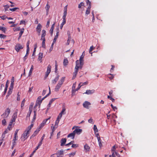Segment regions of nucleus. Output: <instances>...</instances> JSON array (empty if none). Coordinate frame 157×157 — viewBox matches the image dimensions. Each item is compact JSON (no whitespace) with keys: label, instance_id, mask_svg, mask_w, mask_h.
<instances>
[{"label":"nucleus","instance_id":"f257e3e1","mask_svg":"<svg viewBox=\"0 0 157 157\" xmlns=\"http://www.w3.org/2000/svg\"><path fill=\"white\" fill-rule=\"evenodd\" d=\"M65 77H63L58 82L56 85V86L55 88V91L56 92H57L59 91V90L62 85L63 84L65 80Z\"/></svg>","mask_w":157,"mask_h":157},{"label":"nucleus","instance_id":"f03ea898","mask_svg":"<svg viewBox=\"0 0 157 157\" xmlns=\"http://www.w3.org/2000/svg\"><path fill=\"white\" fill-rule=\"evenodd\" d=\"M30 132V131L26 129V130L25 131H24L23 134H22V136L21 137L22 140H23V141H25V140L27 139L29 136L28 135L29 134Z\"/></svg>","mask_w":157,"mask_h":157},{"label":"nucleus","instance_id":"7ed1b4c3","mask_svg":"<svg viewBox=\"0 0 157 157\" xmlns=\"http://www.w3.org/2000/svg\"><path fill=\"white\" fill-rule=\"evenodd\" d=\"M10 112V109L9 108H7L5 112L1 115L2 118L3 119H5L7 117Z\"/></svg>","mask_w":157,"mask_h":157},{"label":"nucleus","instance_id":"20e7f679","mask_svg":"<svg viewBox=\"0 0 157 157\" xmlns=\"http://www.w3.org/2000/svg\"><path fill=\"white\" fill-rule=\"evenodd\" d=\"M50 117H49L48 119L44 120L42 123L39 125V128L40 129L45 124L47 121H48V123L49 124L50 122Z\"/></svg>","mask_w":157,"mask_h":157},{"label":"nucleus","instance_id":"39448f33","mask_svg":"<svg viewBox=\"0 0 157 157\" xmlns=\"http://www.w3.org/2000/svg\"><path fill=\"white\" fill-rule=\"evenodd\" d=\"M79 60H77L76 61V66L75 67V71L74 73L77 74L79 68L81 69L82 67V66H79Z\"/></svg>","mask_w":157,"mask_h":157},{"label":"nucleus","instance_id":"423d86ee","mask_svg":"<svg viewBox=\"0 0 157 157\" xmlns=\"http://www.w3.org/2000/svg\"><path fill=\"white\" fill-rule=\"evenodd\" d=\"M51 70V66L49 64L48 65L47 67V71L44 76V79H46L48 77V75L50 73Z\"/></svg>","mask_w":157,"mask_h":157},{"label":"nucleus","instance_id":"0eeeda50","mask_svg":"<svg viewBox=\"0 0 157 157\" xmlns=\"http://www.w3.org/2000/svg\"><path fill=\"white\" fill-rule=\"evenodd\" d=\"M23 48V46L22 45H21L20 44L18 43L16 45L15 49L17 52H19L20 49H22Z\"/></svg>","mask_w":157,"mask_h":157},{"label":"nucleus","instance_id":"6e6552de","mask_svg":"<svg viewBox=\"0 0 157 157\" xmlns=\"http://www.w3.org/2000/svg\"><path fill=\"white\" fill-rule=\"evenodd\" d=\"M41 96H40L37 98L36 103L34 106V108L36 107L38 105H39V108L40 107V104L42 102L40 101L41 100Z\"/></svg>","mask_w":157,"mask_h":157},{"label":"nucleus","instance_id":"1a4fd4ad","mask_svg":"<svg viewBox=\"0 0 157 157\" xmlns=\"http://www.w3.org/2000/svg\"><path fill=\"white\" fill-rule=\"evenodd\" d=\"M84 51L83 52L82 54L80 56L79 59V63L80 65L82 66L84 64V60L83 59L84 57L83 53H84Z\"/></svg>","mask_w":157,"mask_h":157},{"label":"nucleus","instance_id":"9d476101","mask_svg":"<svg viewBox=\"0 0 157 157\" xmlns=\"http://www.w3.org/2000/svg\"><path fill=\"white\" fill-rule=\"evenodd\" d=\"M91 104L90 102L86 101L83 104V106L86 109H88L89 106Z\"/></svg>","mask_w":157,"mask_h":157},{"label":"nucleus","instance_id":"9b49d317","mask_svg":"<svg viewBox=\"0 0 157 157\" xmlns=\"http://www.w3.org/2000/svg\"><path fill=\"white\" fill-rule=\"evenodd\" d=\"M57 157H62L63 155V151L62 150H60L57 151L56 153Z\"/></svg>","mask_w":157,"mask_h":157},{"label":"nucleus","instance_id":"f8f14e48","mask_svg":"<svg viewBox=\"0 0 157 157\" xmlns=\"http://www.w3.org/2000/svg\"><path fill=\"white\" fill-rule=\"evenodd\" d=\"M95 90L94 89L92 90H87L84 94H91L94 93Z\"/></svg>","mask_w":157,"mask_h":157},{"label":"nucleus","instance_id":"ddd939ff","mask_svg":"<svg viewBox=\"0 0 157 157\" xmlns=\"http://www.w3.org/2000/svg\"><path fill=\"white\" fill-rule=\"evenodd\" d=\"M40 130V129L39 128H37L36 130L34 132L33 134L30 137V139L36 136Z\"/></svg>","mask_w":157,"mask_h":157},{"label":"nucleus","instance_id":"4468645a","mask_svg":"<svg viewBox=\"0 0 157 157\" xmlns=\"http://www.w3.org/2000/svg\"><path fill=\"white\" fill-rule=\"evenodd\" d=\"M43 53L40 52L39 54L37 60L39 61H40V63L42 62V59L43 56Z\"/></svg>","mask_w":157,"mask_h":157},{"label":"nucleus","instance_id":"2eb2a0df","mask_svg":"<svg viewBox=\"0 0 157 157\" xmlns=\"http://www.w3.org/2000/svg\"><path fill=\"white\" fill-rule=\"evenodd\" d=\"M41 28L42 26L40 24H39L36 27V31L39 34H40L41 31Z\"/></svg>","mask_w":157,"mask_h":157},{"label":"nucleus","instance_id":"dca6fc26","mask_svg":"<svg viewBox=\"0 0 157 157\" xmlns=\"http://www.w3.org/2000/svg\"><path fill=\"white\" fill-rule=\"evenodd\" d=\"M82 131V130L81 129H76L75 130H74L73 132H74L75 133V135L76 134H79Z\"/></svg>","mask_w":157,"mask_h":157},{"label":"nucleus","instance_id":"f3484780","mask_svg":"<svg viewBox=\"0 0 157 157\" xmlns=\"http://www.w3.org/2000/svg\"><path fill=\"white\" fill-rule=\"evenodd\" d=\"M42 32L41 40L45 39V36L46 35V31L45 30H42Z\"/></svg>","mask_w":157,"mask_h":157},{"label":"nucleus","instance_id":"a211bd4d","mask_svg":"<svg viewBox=\"0 0 157 157\" xmlns=\"http://www.w3.org/2000/svg\"><path fill=\"white\" fill-rule=\"evenodd\" d=\"M67 140L65 138H63L61 139V140L60 145L62 146H63L66 143Z\"/></svg>","mask_w":157,"mask_h":157},{"label":"nucleus","instance_id":"6ab92c4d","mask_svg":"<svg viewBox=\"0 0 157 157\" xmlns=\"http://www.w3.org/2000/svg\"><path fill=\"white\" fill-rule=\"evenodd\" d=\"M18 138V136H14L13 137V143H12V144H13V146H14L15 145H16V141L17 140Z\"/></svg>","mask_w":157,"mask_h":157},{"label":"nucleus","instance_id":"aec40b11","mask_svg":"<svg viewBox=\"0 0 157 157\" xmlns=\"http://www.w3.org/2000/svg\"><path fill=\"white\" fill-rule=\"evenodd\" d=\"M55 23H54L51 26V28L50 29V33H51V35L52 36L53 35V30H54V26H55Z\"/></svg>","mask_w":157,"mask_h":157},{"label":"nucleus","instance_id":"412c9836","mask_svg":"<svg viewBox=\"0 0 157 157\" xmlns=\"http://www.w3.org/2000/svg\"><path fill=\"white\" fill-rule=\"evenodd\" d=\"M17 112H15L13 114L12 117V119L14 121H15L17 117Z\"/></svg>","mask_w":157,"mask_h":157},{"label":"nucleus","instance_id":"4be33fe9","mask_svg":"<svg viewBox=\"0 0 157 157\" xmlns=\"http://www.w3.org/2000/svg\"><path fill=\"white\" fill-rule=\"evenodd\" d=\"M84 148L86 151H88L90 150V147L86 144L84 146Z\"/></svg>","mask_w":157,"mask_h":157},{"label":"nucleus","instance_id":"5701e85b","mask_svg":"<svg viewBox=\"0 0 157 157\" xmlns=\"http://www.w3.org/2000/svg\"><path fill=\"white\" fill-rule=\"evenodd\" d=\"M75 134L74 132L73 131L72 132L70 133V134L68 135L67 136V137H71L72 139H73L75 137Z\"/></svg>","mask_w":157,"mask_h":157},{"label":"nucleus","instance_id":"b1692460","mask_svg":"<svg viewBox=\"0 0 157 157\" xmlns=\"http://www.w3.org/2000/svg\"><path fill=\"white\" fill-rule=\"evenodd\" d=\"M59 76L58 75L55 78L52 80V83L53 84L56 83V82L58 80L59 78Z\"/></svg>","mask_w":157,"mask_h":157},{"label":"nucleus","instance_id":"393cba45","mask_svg":"<svg viewBox=\"0 0 157 157\" xmlns=\"http://www.w3.org/2000/svg\"><path fill=\"white\" fill-rule=\"evenodd\" d=\"M71 40V37L70 36V35L69 34V35H68V40H67V43H66V44L67 45H68L69 44H70V41Z\"/></svg>","mask_w":157,"mask_h":157},{"label":"nucleus","instance_id":"a878e982","mask_svg":"<svg viewBox=\"0 0 157 157\" xmlns=\"http://www.w3.org/2000/svg\"><path fill=\"white\" fill-rule=\"evenodd\" d=\"M24 28L22 29L21 30V31L19 33V37L18 38V39H20V38L21 37L22 34H23V33H24Z\"/></svg>","mask_w":157,"mask_h":157},{"label":"nucleus","instance_id":"bb28decb","mask_svg":"<svg viewBox=\"0 0 157 157\" xmlns=\"http://www.w3.org/2000/svg\"><path fill=\"white\" fill-rule=\"evenodd\" d=\"M98 140L99 147H100V148H101L102 146V140L101 139H98Z\"/></svg>","mask_w":157,"mask_h":157},{"label":"nucleus","instance_id":"cd10ccee","mask_svg":"<svg viewBox=\"0 0 157 157\" xmlns=\"http://www.w3.org/2000/svg\"><path fill=\"white\" fill-rule=\"evenodd\" d=\"M33 70V65H32L31 66V68L30 69V70L29 71V76H30L31 75Z\"/></svg>","mask_w":157,"mask_h":157},{"label":"nucleus","instance_id":"c85d7f7f","mask_svg":"<svg viewBox=\"0 0 157 157\" xmlns=\"http://www.w3.org/2000/svg\"><path fill=\"white\" fill-rule=\"evenodd\" d=\"M68 62L67 59H64L63 60V64L64 66H66L68 64Z\"/></svg>","mask_w":157,"mask_h":157},{"label":"nucleus","instance_id":"c756f323","mask_svg":"<svg viewBox=\"0 0 157 157\" xmlns=\"http://www.w3.org/2000/svg\"><path fill=\"white\" fill-rule=\"evenodd\" d=\"M0 30L2 31L4 33H5L6 29L4 27L0 26Z\"/></svg>","mask_w":157,"mask_h":157},{"label":"nucleus","instance_id":"7c9ffc66","mask_svg":"<svg viewBox=\"0 0 157 157\" xmlns=\"http://www.w3.org/2000/svg\"><path fill=\"white\" fill-rule=\"evenodd\" d=\"M55 98H52L49 101V103L48 104V105L49 107H50L52 103V102L55 100Z\"/></svg>","mask_w":157,"mask_h":157},{"label":"nucleus","instance_id":"2f4dec72","mask_svg":"<svg viewBox=\"0 0 157 157\" xmlns=\"http://www.w3.org/2000/svg\"><path fill=\"white\" fill-rule=\"evenodd\" d=\"M53 124H52V126H51V128L52 131V133H53V132L55 131V128H56L57 127V126H55V125L54 126H53Z\"/></svg>","mask_w":157,"mask_h":157},{"label":"nucleus","instance_id":"473e14b6","mask_svg":"<svg viewBox=\"0 0 157 157\" xmlns=\"http://www.w3.org/2000/svg\"><path fill=\"white\" fill-rule=\"evenodd\" d=\"M66 110V109L65 106H63V109L61 112H60L61 113L64 114L65 113V111Z\"/></svg>","mask_w":157,"mask_h":157},{"label":"nucleus","instance_id":"72a5a7b5","mask_svg":"<svg viewBox=\"0 0 157 157\" xmlns=\"http://www.w3.org/2000/svg\"><path fill=\"white\" fill-rule=\"evenodd\" d=\"M30 43V41L29 40L28 41L27 43V52H28L29 51V44Z\"/></svg>","mask_w":157,"mask_h":157},{"label":"nucleus","instance_id":"f704fd0d","mask_svg":"<svg viewBox=\"0 0 157 157\" xmlns=\"http://www.w3.org/2000/svg\"><path fill=\"white\" fill-rule=\"evenodd\" d=\"M93 129L95 133H96L98 132V130L97 128V127L96 125H94Z\"/></svg>","mask_w":157,"mask_h":157},{"label":"nucleus","instance_id":"c9c22d12","mask_svg":"<svg viewBox=\"0 0 157 157\" xmlns=\"http://www.w3.org/2000/svg\"><path fill=\"white\" fill-rule=\"evenodd\" d=\"M29 51L28 52H27V50L26 51V54L25 56L24 57V58H23V60L24 61H25V60L26 59V58H27V57L28 56V55L29 53Z\"/></svg>","mask_w":157,"mask_h":157},{"label":"nucleus","instance_id":"e433bc0d","mask_svg":"<svg viewBox=\"0 0 157 157\" xmlns=\"http://www.w3.org/2000/svg\"><path fill=\"white\" fill-rule=\"evenodd\" d=\"M50 6L47 3V4L45 8L46 11L47 12V13H48V10H49V8H50Z\"/></svg>","mask_w":157,"mask_h":157},{"label":"nucleus","instance_id":"4c0bfd02","mask_svg":"<svg viewBox=\"0 0 157 157\" xmlns=\"http://www.w3.org/2000/svg\"><path fill=\"white\" fill-rule=\"evenodd\" d=\"M93 48H94V47H93V46L92 45L90 47V48L89 49V52L91 54V56H92V53L91 52L93 50Z\"/></svg>","mask_w":157,"mask_h":157},{"label":"nucleus","instance_id":"58836bf2","mask_svg":"<svg viewBox=\"0 0 157 157\" xmlns=\"http://www.w3.org/2000/svg\"><path fill=\"white\" fill-rule=\"evenodd\" d=\"M76 152H73L71 153H70L69 154V157H73V156H74L75 154H76Z\"/></svg>","mask_w":157,"mask_h":157},{"label":"nucleus","instance_id":"ea45409f","mask_svg":"<svg viewBox=\"0 0 157 157\" xmlns=\"http://www.w3.org/2000/svg\"><path fill=\"white\" fill-rule=\"evenodd\" d=\"M43 40L42 43V47L43 48H45V39H44L42 40Z\"/></svg>","mask_w":157,"mask_h":157},{"label":"nucleus","instance_id":"a19ab883","mask_svg":"<svg viewBox=\"0 0 157 157\" xmlns=\"http://www.w3.org/2000/svg\"><path fill=\"white\" fill-rule=\"evenodd\" d=\"M88 84V82H83V83H82V82H80L79 84V86H80V85H81V86H84V85H87Z\"/></svg>","mask_w":157,"mask_h":157},{"label":"nucleus","instance_id":"79ce46f5","mask_svg":"<svg viewBox=\"0 0 157 157\" xmlns=\"http://www.w3.org/2000/svg\"><path fill=\"white\" fill-rule=\"evenodd\" d=\"M115 152L113 151H111L112 152V155H110L109 157H115V155L116 154H115Z\"/></svg>","mask_w":157,"mask_h":157},{"label":"nucleus","instance_id":"37998d69","mask_svg":"<svg viewBox=\"0 0 157 157\" xmlns=\"http://www.w3.org/2000/svg\"><path fill=\"white\" fill-rule=\"evenodd\" d=\"M33 124H31L27 128V129H28L30 131H31V130L32 129V128L33 127Z\"/></svg>","mask_w":157,"mask_h":157},{"label":"nucleus","instance_id":"c03bdc74","mask_svg":"<svg viewBox=\"0 0 157 157\" xmlns=\"http://www.w3.org/2000/svg\"><path fill=\"white\" fill-rule=\"evenodd\" d=\"M6 122L5 119H3L2 121V124L3 125H5L6 124Z\"/></svg>","mask_w":157,"mask_h":157},{"label":"nucleus","instance_id":"a18cd8bd","mask_svg":"<svg viewBox=\"0 0 157 157\" xmlns=\"http://www.w3.org/2000/svg\"><path fill=\"white\" fill-rule=\"evenodd\" d=\"M65 23H66V21H63V22H62V23H61L60 26L61 29L62 28L63 25L65 24Z\"/></svg>","mask_w":157,"mask_h":157},{"label":"nucleus","instance_id":"49530a36","mask_svg":"<svg viewBox=\"0 0 157 157\" xmlns=\"http://www.w3.org/2000/svg\"><path fill=\"white\" fill-rule=\"evenodd\" d=\"M4 6L5 7V11L8 10V9L9 8L10 6L8 5H6Z\"/></svg>","mask_w":157,"mask_h":157},{"label":"nucleus","instance_id":"de8ad7c7","mask_svg":"<svg viewBox=\"0 0 157 157\" xmlns=\"http://www.w3.org/2000/svg\"><path fill=\"white\" fill-rule=\"evenodd\" d=\"M32 111V106H30L29 108V115H30V114L31 113V112Z\"/></svg>","mask_w":157,"mask_h":157},{"label":"nucleus","instance_id":"09e8293b","mask_svg":"<svg viewBox=\"0 0 157 157\" xmlns=\"http://www.w3.org/2000/svg\"><path fill=\"white\" fill-rule=\"evenodd\" d=\"M19 9L18 8L15 7L13 8H10V9L9 10L10 11H16L17 9Z\"/></svg>","mask_w":157,"mask_h":157},{"label":"nucleus","instance_id":"8fccbe9b","mask_svg":"<svg viewBox=\"0 0 157 157\" xmlns=\"http://www.w3.org/2000/svg\"><path fill=\"white\" fill-rule=\"evenodd\" d=\"M84 3L83 2H81L78 5V8H81L82 6H84Z\"/></svg>","mask_w":157,"mask_h":157},{"label":"nucleus","instance_id":"3c124183","mask_svg":"<svg viewBox=\"0 0 157 157\" xmlns=\"http://www.w3.org/2000/svg\"><path fill=\"white\" fill-rule=\"evenodd\" d=\"M107 98L108 99H109L110 100H111L112 102H113L115 100L114 98H113L112 97L110 96L109 95L108 96Z\"/></svg>","mask_w":157,"mask_h":157},{"label":"nucleus","instance_id":"603ef678","mask_svg":"<svg viewBox=\"0 0 157 157\" xmlns=\"http://www.w3.org/2000/svg\"><path fill=\"white\" fill-rule=\"evenodd\" d=\"M14 83L11 82L10 86L9 89L13 90V88Z\"/></svg>","mask_w":157,"mask_h":157},{"label":"nucleus","instance_id":"864d4df0","mask_svg":"<svg viewBox=\"0 0 157 157\" xmlns=\"http://www.w3.org/2000/svg\"><path fill=\"white\" fill-rule=\"evenodd\" d=\"M34 116L33 119V121H35L36 118V111H34Z\"/></svg>","mask_w":157,"mask_h":157},{"label":"nucleus","instance_id":"5fc2aeb1","mask_svg":"<svg viewBox=\"0 0 157 157\" xmlns=\"http://www.w3.org/2000/svg\"><path fill=\"white\" fill-rule=\"evenodd\" d=\"M25 102V99H24V100L22 101L21 102V107H23L24 106Z\"/></svg>","mask_w":157,"mask_h":157},{"label":"nucleus","instance_id":"6e6d98bb","mask_svg":"<svg viewBox=\"0 0 157 157\" xmlns=\"http://www.w3.org/2000/svg\"><path fill=\"white\" fill-rule=\"evenodd\" d=\"M6 36L3 34H0V38H1L4 39L6 38Z\"/></svg>","mask_w":157,"mask_h":157},{"label":"nucleus","instance_id":"4d7b16f0","mask_svg":"<svg viewBox=\"0 0 157 157\" xmlns=\"http://www.w3.org/2000/svg\"><path fill=\"white\" fill-rule=\"evenodd\" d=\"M93 119L91 118H90L88 120V122L89 123H91V124H93Z\"/></svg>","mask_w":157,"mask_h":157},{"label":"nucleus","instance_id":"13d9d810","mask_svg":"<svg viewBox=\"0 0 157 157\" xmlns=\"http://www.w3.org/2000/svg\"><path fill=\"white\" fill-rule=\"evenodd\" d=\"M12 126L8 125L7 127V129H8L9 131H10L12 129Z\"/></svg>","mask_w":157,"mask_h":157},{"label":"nucleus","instance_id":"bf43d9fd","mask_svg":"<svg viewBox=\"0 0 157 157\" xmlns=\"http://www.w3.org/2000/svg\"><path fill=\"white\" fill-rule=\"evenodd\" d=\"M109 75H110V76L108 77L110 79H112L114 78V76L113 74H109Z\"/></svg>","mask_w":157,"mask_h":157},{"label":"nucleus","instance_id":"052dcab7","mask_svg":"<svg viewBox=\"0 0 157 157\" xmlns=\"http://www.w3.org/2000/svg\"><path fill=\"white\" fill-rule=\"evenodd\" d=\"M78 144H72L71 146V147L73 148H76L78 147Z\"/></svg>","mask_w":157,"mask_h":157},{"label":"nucleus","instance_id":"680f3d73","mask_svg":"<svg viewBox=\"0 0 157 157\" xmlns=\"http://www.w3.org/2000/svg\"><path fill=\"white\" fill-rule=\"evenodd\" d=\"M19 130V129H17L15 131L14 133V136H17V133L18 132V131Z\"/></svg>","mask_w":157,"mask_h":157},{"label":"nucleus","instance_id":"e2e57ef3","mask_svg":"<svg viewBox=\"0 0 157 157\" xmlns=\"http://www.w3.org/2000/svg\"><path fill=\"white\" fill-rule=\"evenodd\" d=\"M12 90H13L9 89V90L8 91L7 94L10 95L12 93Z\"/></svg>","mask_w":157,"mask_h":157},{"label":"nucleus","instance_id":"0e129e2a","mask_svg":"<svg viewBox=\"0 0 157 157\" xmlns=\"http://www.w3.org/2000/svg\"><path fill=\"white\" fill-rule=\"evenodd\" d=\"M59 122V121L58 120H56V122H55V126H57L58 127V124Z\"/></svg>","mask_w":157,"mask_h":157},{"label":"nucleus","instance_id":"69168bd1","mask_svg":"<svg viewBox=\"0 0 157 157\" xmlns=\"http://www.w3.org/2000/svg\"><path fill=\"white\" fill-rule=\"evenodd\" d=\"M76 91L75 89H72V96L74 95H75V92Z\"/></svg>","mask_w":157,"mask_h":157},{"label":"nucleus","instance_id":"338daca9","mask_svg":"<svg viewBox=\"0 0 157 157\" xmlns=\"http://www.w3.org/2000/svg\"><path fill=\"white\" fill-rule=\"evenodd\" d=\"M111 106L112 108L114 109V110H115V109H117V108L116 106H114L112 104H111Z\"/></svg>","mask_w":157,"mask_h":157},{"label":"nucleus","instance_id":"774afa93","mask_svg":"<svg viewBox=\"0 0 157 157\" xmlns=\"http://www.w3.org/2000/svg\"><path fill=\"white\" fill-rule=\"evenodd\" d=\"M90 10L87 9V10L86 11V15H88V14H89L90 13Z\"/></svg>","mask_w":157,"mask_h":157}]
</instances>
